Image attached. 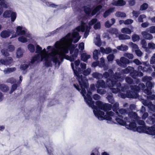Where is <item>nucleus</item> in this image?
Returning <instances> with one entry per match:
<instances>
[{"mask_svg":"<svg viewBox=\"0 0 155 155\" xmlns=\"http://www.w3.org/2000/svg\"><path fill=\"white\" fill-rule=\"evenodd\" d=\"M8 50L7 49L3 48L1 50V52L2 54L5 57L8 56L9 55V53L8 52Z\"/></svg>","mask_w":155,"mask_h":155,"instance_id":"nucleus-52","label":"nucleus"},{"mask_svg":"<svg viewBox=\"0 0 155 155\" xmlns=\"http://www.w3.org/2000/svg\"><path fill=\"white\" fill-rule=\"evenodd\" d=\"M132 39L133 42H134L137 41H139L140 37L137 34H134L132 36Z\"/></svg>","mask_w":155,"mask_h":155,"instance_id":"nucleus-53","label":"nucleus"},{"mask_svg":"<svg viewBox=\"0 0 155 155\" xmlns=\"http://www.w3.org/2000/svg\"><path fill=\"white\" fill-rule=\"evenodd\" d=\"M107 80V83H108L109 82H110L111 84L110 85L112 87H115V86H117V84L118 83H120V82H118L117 81L115 80L112 78H111L110 77V78H108Z\"/></svg>","mask_w":155,"mask_h":155,"instance_id":"nucleus-14","label":"nucleus"},{"mask_svg":"<svg viewBox=\"0 0 155 155\" xmlns=\"http://www.w3.org/2000/svg\"><path fill=\"white\" fill-rule=\"evenodd\" d=\"M71 35V33H69L66 35L65 37L67 40L70 41H71V43H72L73 41V39L72 38H70Z\"/></svg>","mask_w":155,"mask_h":155,"instance_id":"nucleus-62","label":"nucleus"},{"mask_svg":"<svg viewBox=\"0 0 155 155\" xmlns=\"http://www.w3.org/2000/svg\"><path fill=\"white\" fill-rule=\"evenodd\" d=\"M9 59H2L0 60V63L4 65H8L11 64L13 60L12 59L10 58Z\"/></svg>","mask_w":155,"mask_h":155,"instance_id":"nucleus-17","label":"nucleus"},{"mask_svg":"<svg viewBox=\"0 0 155 155\" xmlns=\"http://www.w3.org/2000/svg\"><path fill=\"white\" fill-rule=\"evenodd\" d=\"M22 27L18 26L17 27L16 32L18 35H23L25 34L26 32L25 30H22Z\"/></svg>","mask_w":155,"mask_h":155,"instance_id":"nucleus-18","label":"nucleus"},{"mask_svg":"<svg viewBox=\"0 0 155 155\" xmlns=\"http://www.w3.org/2000/svg\"><path fill=\"white\" fill-rule=\"evenodd\" d=\"M0 90L3 92H6L9 90L8 86L4 84H0Z\"/></svg>","mask_w":155,"mask_h":155,"instance_id":"nucleus-28","label":"nucleus"},{"mask_svg":"<svg viewBox=\"0 0 155 155\" xmlns=\"http://www.w3.org/2000/svg\"><path fill=\"white\" fill-rule=\"evenodd\" d=\"M7 82L11 84L15 83L16 82V79L13 77L10 78L8 79Z\"/></svg>","mask_w":155,"mask_h":155,"instance_id":"nucleus-63","label":"nucleus"},{"mask_svg":"<svg viewBox=\"0 0 155 155\" xmlns=\"http://www.w3.org/2000/svg\"><path fill=\"white\" fill-rule=\"evenodd\" d=\"M118 38L120 40L129 39H130V37L129 36L122 34L119 35L118 36Z\"/></svg>","mask_w":155,"mask_h":155,"instance_id":"nucleus-36","label":"nucleus"},{"mask_svg":"<svg viewBox=\"0 0 155 155\" xmlns=\"http://www.w3.org/2000/svg\"><path fill=\"white\" fill-rule=\"evenodd\" d=\"M154 126L151 127H147L145 125L143 126H138L136 127L135 131L139 133H144L146 134L151 135L153 134V132Z\"/></svg>","mask_w":155,"mask_h":155,"instance_id":"nucleus-5","label":"nucleus"},{"mask_svg":"<svg viewBox=\"0 0 155 155\" xmlns=\"http://www.w3.org/2000/svg\"><path fill=\"white\" fill-rule=\"evenodd\" d=\"M18 39L19 41L22 43H25L28 41L27 38L23 36L19 37Z\"/></svg>","mask_w":155,"mask_h":155,"instance_id":"nucleus-58","label":"nucleus"},{"mask_svg":"<svg viewBox=\"0 0 155 155\" xmlns=\"http://www.w3.org/2000/svg\"><path fill=\"white\" fill-rule=\"evenodd\" d=\"M28 49L31 52H34L35 51V47L34 46L31 44H29L28 46Z\"/></svg>","mask_w":155,"mask_h":155,"instance_id":"nucleus-47","label":"nucleus"},{"mask_svg":"<svg viewBox=\"0 0 155 155\" xmlns=\"http://www.w3.org/2000/svg\"><path fill=\"white\" fill-rule=\"evenodd\" d=\"M130 63L129 60L124 57H122L120 59V63L119 64L120 66L125 68L127 66V64Z\"/></svg>","mask_w":155,"mask_h":155,"instance_id":"nucleus-11","label":"nucleus"},{"mask_svg":"<svg viewBox=\"0 0 155 155\" xmlns=\"http://www.w3.org/2000/svg\"><path fill=\"white\" fill-rule=\"evenodd\" d=\"M96 87L97 88H106V86L105 82L103 80H100L97 81Z\"/></svg>","mask_w":155,"mask_h":155,"instance_id":"nucleus-13","label":"nucleus"},{"mask_svg":"<svg viewBox=\"0 0 155 155\" xmlns=\"http://www.w3.org/2000/svg\"><path fill=\"white\" fill-rule=\"evenodd\" d=\"M40 59V56L39 54L35 55L34 56L32 57L31 61V63L32 64H33L35 61L39 60Z\"/></svg>","mask_w":155,"mask_h":155,"instance_id":"nucleus-32","label":"nucleus"},{"mask_svg":"<svg viewBox=\"0 0 155 155\" xmlns=\"http://www.w3.org/2000/svg\"><path fill=\"white\" fill-rule=\"evenodd\" d=\"M115 15L117 17L125 18L126 17V15L125 13L119 11L117 12Z\"/></svg>","mask_w":155,"mask_h":155,"instance_id":"nucleus-37","label":"nucleus"},{"mask_svg":"<svg viewBox=\"0 0 155 155\" xmlns=\"http://www.w3.org/2000/svg\"><path fill=\"white\" fill-rule=\"evenodd\" d=\"M121 31L123 33H125L127 34H130L131 32V30L127 28H122L121 30Z\"/></svg>","mask_w":155,"mask_h":155,"instance_id":"nucleus-42","label":"nucleus"},{"mask_svg":"<svg viewBox=\"0 0 155 155\" xmlns=\"http://www.w3.org/2000/svg\"><path fill=\"white\" fill-rule=\"evenodd\" d=\"M126 127L128 129L132 130L134 131H135L137 127L136 124V123L134 122L130 123L129 125H126Z\"/></svg>","mask_w":155,"mask_h":155,"instance_id":"nucleus-22","label":"nucleus"},{"mask_svg":"<svg viewBox=\"0 0 155 155\" xmlns=\"http://www.w3.org/2000/svg\"><path fill=\"white\" fill-rule=\"evenodd\" d=\"M79 52V50L78 48H76L74 51V54L71 55V56H69L65 54H63L64 58L69 60L71 62L74 61L77 57Z\"/></svg>","mask_w":155,"mask_h":155,"instance_id":"nucleus-6","label":"nucleus"},{"mask_svg":"<svg viewBox=\"0 0 155 155\" xmlns=\"http://www.w3.org/2000/svg\"><path fill=\"white\" fill-rule=\"evenodd\" d=\"M103 6L101 5H99L95 7L92 10L91 12V15L94 16L97 13V15H99L100 13V11L102 8Z\"/></svg>","mask_w":155,"mask_h":155,"instance_id":"nucleus-10","label":"nucleus"},{"mask_svg":"<svg viewBox=\"0 0 155 155\" xmlns=\"http://www.w3.org/2000/svg\"><path fill=\"white\" fill-rule=\"evenodd\" d=\"M109 33L112 35H116L118 33V31L115 28H110L109 30Z\"/></svg>","mask_w":155,"mask_h":155,"instance_id":"nucleus-57","label":"nucleus"},{"mask_svg":"<svg viewBox=\"0 0 155 155\" xmlns=\"http://www.w3.org/2000/svg\"><path fill=\"white\" fill-rule=\"evenodd\" d=\"M58 54L55 52H52L49 54L51 61L55 64L58 63L60 64V62L59 61L58 58L60 59L61 62H62L64 61V57L63 54H59L58 57Z\"/></svg>","mask_w":155,"mask_h":155,"instance_id":"nucleus-4","label":"nucleus"},{"mask_svg":"<svg viewBox=\"0 0 155 155\" xmlns=\"http://www.w3.org/2000/svg\"><path fill=\"white\" fill-rule=\"evenodd\" d=\"M117 48L120 51H126L128 50V48L127 45H125L123 46L122 45H121L120 46H117Z\"/></svg>","mask_w":155,"mask_h":155,"instance_id":"nucleus-38","label":"nucleus"},{"mask_svg":"<svg viewBox=\"0 0 155 155\" xmlns=\"http://www.w3.org/2000/svg\"><path fill=\"white\" fill-rule=\"evenodd\" d=\"M108 71L109 72L107 71L105 72L103 74L104 77L106 78H107V79L110 77V74H111L112 75L114 74V72L111 69H109Z\"/></svg>","mask_w":155,"mask_h":155,"instance_id":"nucleus-29","label":"nucleus"},{"mask_svg":"<svg viewBox=\"0 0 155 155\" xmlns=\"http://www.w3.org/2000/svg\"><path fill=\"white\" fill-rule=\"evenodd\" d=\"M129 87L125 85L124 87H122L121 85V88H120V92L121 91L123 92H127L128 91Z\"/></svg>","mask_w":155,"mask_h":155,"instance_id":"nucleus-56","label":"nucleus"},{"mask_svg":"<svg viewBox=\"0 0 155 155\" xmlns=\"http://www.w3.org/2000/svg\"><path fill=\"white\" fill-rule=\"evenodd\" d=\"M146 18V16L145 15H141L138 18V21L140 22H143V19Z\"/></svg>","mask_w":155,"mask_h":155,"instance_id":"nucleus-59","label":"nucleus"},{"mask_svg":"<svg viewBox=\"0 0 155 155\" xmlns=\"http://www.w3.org/2000/svg\"><path fill=\"white\" fill-rule=\"evenodd\" d=\"M111 109L112 105L111 104H104L101 110L106 112L111 110Z\"/></svg>","mask_w":155,"mask_h":155,"instance_id":"nucleus-23","label":"nucleus"},{"mask_svg":"<svg viewBox=\"0 0 155 155\" xmlns=\"http://www.w3.org/2000/svg\"><path fill=\"white\" fill-rule=\"evenodd\" d=\"M12 12L10 10L5 11L3 14V17L6 18H10Z\"/></svg>","mask_w":155,"mask_h":155,"instance_id":"nucleus-34","label":"nucleus"},{"mask_svg":"<svg viewBox=\"0 0 155 155\" xmlns=\"http://www.w3.org/2000/svg\"><path fill=\"white\" fill-rule=\"evenodd\" d=\"M78 81L81 89L80 88L79 86L77 84H74V87L84 97V99H86V97L85 94L86 93L85 89H87L89 86L88 80L86 78H78Z\"/></svg>","mask_w":155,"mask_h":155,"instance_id":"nucleus-1","label":"nucleus"},{"mask_svg":"<svg viewBox=\"0 0 155 155\" xmlns=\"http://www.w3.org/2000/svg\"><path fill=\"white\" fill-rule=\"evenodd\" d=\"M113 74V78L118 81L121 78V74L119 73L116 72L114 74Z\"/></svg>","mask_w":155,"mask_h":155,"instance_id":"nucleus-46","label":"nucleus"},{"mask_svg":"<svg viewBox=\"0 0 155 155\" xmlns=\"http://www.w3.org/2000/svg\"><path fill=\"white\" fill-rule=\"evenodd\" d=\"M0 15L3 12V8H7L8 5L5 3V0H0Z\"/></svg>","mask_w":155,"mask_h":155,"instance_id":"nucleus-15","label":"nucleus"},{"mask_svg":"<svg viewBox=\"0 0 155 155\" xmlns=\"http://www.w3.org/2000/svg\"><path fill=\"white\" fill-rule=\"evenodd\" d=\"M93 58L94 59L97 60L98 58V51L97 50H95L93 53Z\"/></svg>","mask_w":155,"mask_h":155,"instance_id":"nucleus-48","label":"nucleus"},{"mask_svg":"<svg viewBox=\"0 0 155 155\" xmlns=\"http://www.w3.org/2000/svg\"><path fill=\"white\" fill-rule=\"evenodd\" d=\"M45 66L46 67H49L52 66V64L51 61L49 60L48 58H45Z\"/></svg>","mask_w":155,"mask_h":155,"instance_id":"nucleus-45","label":"nucleus"},{"mask_svg":"<svg viewBox=\"0 0 155 155\" xmlns=\"http://www.w3.org/2000/svg\"><path fill=\"white\" fill-rule=\"evenodd\" d=\"M71 65L72 68L74 71V74L75 76H76V79L78 80V78H86L85 76H83L82 75H80V74L81 73V69L79 67H78V69H74V65L73 63H71Z\"/></svg>","mask_w":155,"mask_h":155,"instance_id":"nucleus-7","label":"nucleus"},{"mask_svg":"<svg viewBox=\"0 0 155 155\" xmlns=\"http://www.w3.org/2000/svg\"><path fill=\"white\" fill-rule=\"evenodd\" d=\"M10 32L9 31L6 30L2 31L1 33V37L3 38H6L9 37L10 35Z\"/></svg>","mask_w":155,"mask_h":155,"instance_id":"nucleus-26","label":"nucleus"},{"mask_svg":"<svg viewBox=\"0 0 155 155\" xmlns=\"http://www.w3.org/2000/svg\"><path fill=\"white\" fill-rule=\"evenodd\" d=\"M146 123L149 124L153 125L155 124V113L149 116L146 121Z\"/></svg>","mask_w":155,"mask_h":155,"instance_id":"nucleus-12","label":"nucleus"},{"mask_svg":"<svg viewBox=\"0 0 155 155\" xmlns=\"http://www.w3.org/2000/svg\"><path fill=\"white\" fill-rule=\"evenodd\" d=\"M23 55V53L20 48H18L16 51V56L17 58L21 57Z\"/></svg>","mask_w":155,"mask_h":155,"instance_id":"nucleus-44","label":"nucleus"},{"mask_svg":"<svg viewBox=\"0 0 155 155\" xmlns=\"http://www.w3.org/2000/svg\"><path fill=\"white\" fill-rule=\"evenodd\" d=\"M112 108L113 111L115 112L119 117L123 118V117L121 115H119V113L117 111L119 108V104L118 103H115L114 104Z\"/></svg>","mask_w":155,"mask_h":155,"instance_id":"nucleus-16","label":"nucleus"},{"mask_svg":"<svg viewBox=\"0 0 155 155\" xmlns=\"http://www.w3.org/2000/svg\"><path fill=\"white\" fill-rule=\"evenodd\" d=\"M81 60L85 62L88 59L90 58L91 56L85 53H83L81 54Z\"/></svg>","mask_w":155,"mask_h":155,"instance_id":"nucleus-25","label":"nucleus"},{"mask_svg":"<svg viewBox=\"0 0 155 155\" xmlns=\"http://www.w3.org/2000/svg\"><path fill=\"white\" fill-rule=\"evenodd\" d=\"M84 11L86 15L88 16H90L91 15V10L90 8L87 6H84L83 7Z\"/></svg>","mask_w":155,"mask_h":155,"instance_id":"nucleus-19","label":"nucleus"},{"mask_svg":"<svg viewBox=\"0 0 155 155\" xmlns=\"http://www.w3.org/2000/svg\"><path fill=\"white\" fill-rule=\"evenodd\" d=\"M85 23L83 21L81 22V25L80 26L77 27L75 29L77 31H74L71 34V36L73 38H75L74 41V43H77L80 38L79 37V34L78 32L81 31L84 32L86 29V28L85 26Z\"/></svg>","mask_w":155,"mask_h":155,"instance_id":"nucleus-3","label":"nucleus"},{"mask_svg":"<svg viewBox=\"0 0 155 155\" xmlns=\"http://www.w3.org/2000/svg\"><path fill=\"white\" fill-rule=\"evenodd\" d=\"M92 93L91 91H87V97H86V99H85V100H87L88 101H91V100H92V98L91 97V95H92Z\"/></svg>","mask_w":155,"mask_h":155,"instance_id":"nucleus-49","label":"nucleus"},{"mask_svg":"<svg viewBox=\"0 0 155 155\" xmlns=\"http://www.w3.org/2000/svg\"><path fill=\"white\" fill-rule=\"evenodd\" d=\"M42 1L45 3L46 5L48 7H51L53 8H56L58 6L57 5L51 3V2H48L46 0H43Z\"/></svg>","mask_w":155,"mask_h":155,"instance_id":"nucleus-33","label":"nucleus"},{"mask_svg":"<svg viewBox=\"0 0 155 155\" xmlns=\"http://www.w3.org/2000/svg\"><path fill=\"white\" fill-rule=\"evenodd\" d=\"M76 47V46H75V45L74 44H72L71 43H69V50L70 51V53L71 54H72L74 51L75 50V48Z\"/></svg>","mask_w":155,"mask_h":155,"instance_id":"nucleus-30","label":"nucleus"},{"mask_svg":"<svg viewBox=\"0 0 155 155\" xmlns=\"http://www.w3.org/2000/svg\"><path fill=\"white\" fill-rule=\"evenodd\" d=\"M107 99L109 103L112 104L114 103V98L112 94L110 95L109 94L108 95L107 97Z\"/></svg>","mask_w":155,"mask_h":155,"instance_id":"nucleus-43","label":"nucleus"},{"mask_svg":"<svg viewBox=\"0 0 155 155\" xmlns=\"http://www.w3.org/2000/svg\"><path fill=\"white\" fill-rule=\"evenodd\" d=\"M95 110H94V113L96 117L100 120H104L103 116L104 114V112L100 110H97V109Z\"/></svg>","mask_w":155,"mask_h":155,"instance_id":"nucleus-8","label":"nucleus"},{"mask_svg":"<svg viewBox=\"0 0 155 155\" xmlns=\"http://www.w3.org/2000/svg\"><path fill=\"white\" fill-rule=\"evenodd\" d=\"M114 58V55L113 54H110L107 57V58L108 61L109 62L112 61Z\"/></svg>","mask_w":155,"mask_h":155,"instance_id":"nucleus-64","label":"nucleus"},{"mask_svg":"<svg viewBox=\"0 0 155 155\" xmlns=\"http://www.w3.org/2000/svg\"><path fill=\"white\" fill-rule=\"evenodd\" d=\"M130 87L131 90L136 94H137V93L139 92L140 90V87H138V86L132 85L130 86Z\"/></svg>","mask_w":155,"mask_h":155,"instance_id":"nucleus-27","label":"nucleus"},{"mask_svg":"<svg viewBox=\"0 0 155 155\" xmlns=\"http://www.w3.org/2000/svg\"><path fill=\"white\" fill-rule=\"evenodd\" d=\"M86 103L89 105L90 107H92L95 109H97V107L94 105V102L91 100V101H88L87 100H85Z\"/></svg>","mask_w":155,"mask_h":155,"instance_id":"nucleus-41","label":"nucleus"},{"mask_svg":"<svg viewBox=\"0 0 155 155\" xmlns=\"http://www.w3.org/2000/svg\"><path fill=\"white\" fill-rule=\"evenodd\" d=\"M16 70V68H11L5 69L4 71L5 74H9L15 71Z\"/></svg>","mask_w":155,"mask_h":155,"instance_id":"nucleus-39","label":"nucleus"},{"mask_svg":"<svg viewBox=\"0 0 155 155\" xmlns=\"http://www.w3.org/2000/svg\"><path fill=\"white\" fill-rule=\"evenodd\" d=\"M116 122L119 124L125 126L126 125V122L122 119H120L118 117H116L115 119Z\"/></svg>","mask_w":155,"mask_h":155,"instance_id":"nucleus-31","label":"nucleus"},{"mask_svg":"<svg viewBox=\"0 0 155 155\" xmlns=\"http://www.w3.org/2000/svg\"><path fill=\"white\" fill-rule=\"evenodd\" d=\"M18 87L17 84H12L11 87V90L9 92L10 94H12L15 91Z\"/></svg>","mask_w":155,"mask_h":155,"instance_id":"nucleus-54","label":"nucleus"},{"mask_svg":"<svg viewBox=\"0 0 155 155\" xmlns=\"http://www.w3.org/2000/svg\"><path fill=\"white\" fill-rule=\"evenodd\" d=\"M17 17V14L15 12H12L11 15V21L12 22H14Z\"/></svg>","mask_w":155,"mask_h":155,"instance_id":"nucleus-50","label":"nucleus"},{"mask_svg":"<svg viewBox=\"0 0 155 155\" xmlns=\"http://www.w3.org/2000/svg\"><path fill=\"white\" fill-rule=\"evenodd\" d=\"M148 7V5L147 3H143L140 7V10L143 11L147 9Z\"/></svg>","mask_w":155,"mask_h":155,"instance_id":"nucleus-51","label":"nucleus"},{"mask_svg":"<svg viewBox=\"0 0 155 155\" xmlns=\"http://www.w3.org/2000/svg\"><path fill=\"white\" fill-rule=\"evenodd\" d=\"M95 104L96 105V106L97 108V109H99L102 110L104 105V104L102 102L100 101H98L96 102Z\"/></svg>","mask_w":155,"mask_h":155,"instance_id":"nucleus-40","label":"nucleus"},{"mask_svg":"<svg viewBox=\"0 0 155 155\" xmlns=\"http://www.w3.org/2000/svg\"><path fill=\"white\" fill-rule=\"evenodd\" d=\"M116 88H113L112 89V92L113 93H116L118 92H120V88H121V83H118L115 86Z\"/></svg>","mask_w":155,"mask_h":155,"instance_id":"nucleus-24","label":"nucleus"},{"mask_svg":"<svg viewBox=\"0 0 155 155\" xmlns=\"http://www.w3.org/2000/svg\"><path fill=\"white\" fill-rule=\"evenodd\" d=\"M114 8H110L107 10L103 14V17L104 18H107L110 14V13L114 11Z\"/></svg>","mask_w":155,"mask_h":155,"instance_id":"nucleus-21","label":"nucleus"},{"mask_svg":"<svg viewBox=\"0 0 155 155\" xmlns=\"http://www.w3.org/2000/svg\"><path fill=\"white\" fill-rule=\"evenodd\" d=\"M126 82L129 84H131L133 83V81L130 77H127L125 78Z\"/></svg>","mask_w":155,"mask_h":155,"instance_id":"nucleus-60","label":"nucleus"},{"mask_svg":"<svg viewBox=\"0 0 155 155\" xmlns=\"http://www.w3.org/2000/svg\"><path fill=\"white\" fill-rule=\"evenodd\" d=\"M126 96L128 98H133L134 97V93L132 91L128 90L126 92Z\"/></svg>","mask_w":155,"mask_h":155,"instance_id":"nucleus-35","label":"nucleus"},{"mask_svg":"<svg viewBox=\"0 0 155 155\" xmlns=\"http://www.w3.org/2000/svg\"><path fill=\"white\" fill-rule=\"evenodd\" d=\"M30 64H23L20 65V68L22 70H26L29 67Z\"/></svg>","mask_w":155,"mask_h":155,"instance_id":"nucleus-61","label":"nucleus"},{"mask_svg":"<svg viewBox=\"0 0 155 155\" xmlns=\"http://www.w3.org/2000/svg\"><path fill=\"white\" fill-rule=\"evenodd\" d=\"M97 93L101 95L105 94L106 93V91L104 89L97 88Z\"/></svg>","mask_w":155,"mask_h":155,"instance_id":"nucleus-55","label":"nucleus"},{"mask_svg":"<svg viewBox=\"0 0 155 155\" xmlns=\"http://www.w3.org/2000/svg\"><path fill=\"white\" fill-rule=\"evenodd\" d=\"M142 34L144 38L147 40H150L153 38V35L148 33L147 31H143L142 32Z\"/></svg>","mask_w":155,"mask_h":155,"instance_id":"nucleus-20","label":"nucleus"},{"mask_svg":"<svg viewBox=\"0 0 155 155\" xmlns=\"http://www.w3.org/2000/svg\"><path fill=\"white\" fill-rule=\"evenodd\" d=\"M121 72L124 74L130 73V76L134 79L138 77H141L143 75L142 72L135 70L134 67L131 66H128L125 69H122Z\"/></svg>","mask_w":155,"mask_h":155,"instance_id":"nucleus-2","label":"nucleus"},{"mask_svg":"<svg viewBox=\"0 0 155 155\" xmlns=\"http://www.w3.org/2000/svg\"><path fill=\"white\" fill-rule=\"evenodd\" d=\"M126 2L124 0H118L116 1L115 0H113L111 4L116 6H122L125 5Z\"/></svg>","mask_w":155,"mask_h":155,"instance_id":"nucleus-9","label":"nucleus"}]
</instances>
